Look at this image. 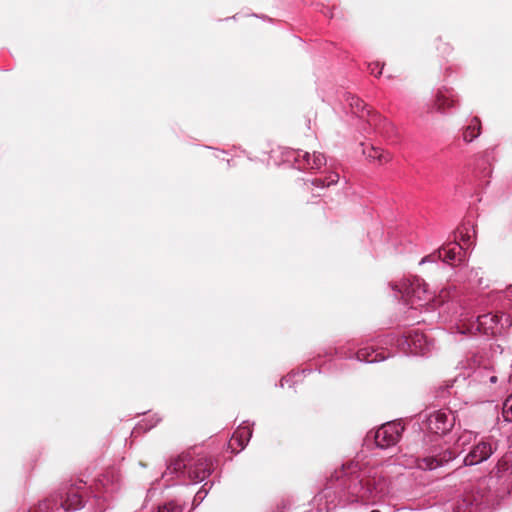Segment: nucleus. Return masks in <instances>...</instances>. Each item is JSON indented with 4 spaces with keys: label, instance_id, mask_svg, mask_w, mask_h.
<instances>
[{
    "label": "nucleus",
    "instance_id": "obj_1",
    "mask_svg": "<svg viewBox=\"0 0 512 512\" xmlns=\"http://www.w3.org/2000/svg\"><path fill=\"white\" fill-rule=\"evenodd\" d=\"M120 476L114 469L106 471L96 481L95 487H88L85 482L79 480L75 483L63 485L55 494L41 501L37 507L29 512H70L83 507L84 497L92 493L99 501L108 499L120 489Z\"/></svg>",
    "mask_w": 512,
    "mask_h": 512
},
{
    "label": "nucleus",
    "instance_id": "obj_2",
    "mask_svg": "<svg viewBox=\"0 0 512 512\" xmlns=\"http://www.w3.org/2000/svg\"><path fill=\"white\" fill-rule=\"evenodd\" d=\"M340 485L353 497V501L369 503L384 495L387 490L385 479L376 476L366 477L359 472L357 465H343L332 475Z\"/></svg>",
    "mask_w": 512,
    "mask_h": 512
},
{
    "label": "nucleus",
    "instance_id": "obj_3",
    "mask_svg": "<svg viewBox=\"0 0 512 512\" xmlns=\"http://www.w3.org/2000/svg\"><path fill=\"white\" fill-rule=\"evenodd\" d=\"M212 462L193 452L182 453L167 465L163 477L175 476L184 484H194L206 479L212 471Z\"/></svg>",
    "mask_w": 512,
    "mask_h": 512
},
{
    "label": "nucleus",
    "instance_id": "obj_4",
    "mask_svg": "<svg viewBox=\"0 0 512 512\" xmlns=\"http://www.w3.org/2000/svg\"><path fill=\"white\" fill-rule=\"evenodd\" d=\"M392 289L401 294L406 304L410 305L413 310L426 307L431 302L434 303V306L443 303L449 294V292L442 290L439 299H436L433 293L428 290L424 280L417 276L404 279L399 285H393Z\"/></svg>",
    "mask_w": 512,
    "mask_h": 512
},
{
    "label": "nucleus",
    "instance_id": "obj_5",
    "mask_svg": "<svg viewBox=\"0 0 512 512\" xmlns=\"http://www.w3.org/2000/svg\"><path fill=\"white\" fill-rule=\"evenodd\" d=\"M383 344L395 346L404 354L425 356L434 348V342L426 334L418 330H410L406 335L398 336L390 333L384 336Z\"/></svg>",
    "mask_w": 512,
    "mask_h": 512
},
{
    "label": "nucleus",
    "instance_id": "obj_6",
    "mask_svg": "<svg viewBox=\"0 0 512 512\" xmlns=\"http://www.w3.org/2000/svg\"><path fill=\"white\" fill-rule=\"evenodd\" d=\"M497 441L492 437L478 439L463 459L465 466H475L487 461L497 450Z\"/></svg>",
    "mask_w": 512,
    "mask_h": 512
},
{
    "label": "nucleus",
    "instance_id": "obj_7",
    "mask_svg": "<svg viewBox=\"0 0 512 512\" xmlns=\"http://www.w3.org/2000/svg\"><path fill=\"white\" fill-rule=\"evenodd\" d=\"M427 429L436 435H446L455 425V415L451 410L440 409L425 416Z\"/></svg>",
    "mask_w": 512,
    "mask_h": 512
},
{
    "label": "nucleus",
    "instance_id": "obj_8",
    "mask_svg": "<svg viewBox=\"0 0 512 512\" xmlns=\"http://www.w3.org/2000/svg\"><path fill=\"white\" fill-rule=\"evenodd\" d=\"M456 458V451L434 445L429 448V454L417 460V467L423 470H433Z\"/></svg>",
    "mask_w": 512,
    "mask_h": 512
},
{
    "label": "nucleus",
    "instance_id": "obj_9",
    "mask_svg": "<svg viewBox=\"0 0 512 512\" xmlns=\"http://www.w3.org/2000/svg\"><path fill=\"white\" fill-rule=\"evenodd\" d=\"M403 430L404 428L399 422H387L383 424L374 434L376 446L381 449H386L395 445L399 441Z\"/></svg>",
    "mask_w": 512,
    "mask_h": 512
},
{
    "label": "nucleus",
    "instance_id": "obj_10",
    "mask_svg": "<svg viewBox=\"0 0 512 512\" xmlns=\"http://www.w3.org/2000/svg\"><path fill=\"white\" fill-rule=\"evenodd\" d=\"M287 159H293L300 170H318L326 164V158L321 153L314 152L312 155L303 150H292L288 152Z\"/></svg>",
    "mask_w": 512,
    "mask_h": 512
},
{
    "label": "nucleus",
    "instance_id": "obj_11",
    "mask_svg": "<svg viewBox=\"0 0 512 512\" xmlns=\"http://www.w3.org/2000/svg\"><path fill=\"white\" fill-rule=\"evenodd\" d=\"M500 324V318L498 315L487 313L477 316L474 321H471L467 325V333L475 335L481 333L484 335H495L498 332Z\"/></svg>",
    "mask_w": 512,
    "mask_h": 512
},
{
    "label": "nucleus",
    "instance_id": "obj_12",
    "mask_svg": "<svg viewBox=\"0 0 512 512\" xmlns=\"http://www.w3.org/2000/svg\"><path fill=\"white\" fill-rule=\"evenodd\" d=\"M459 233L466 247L457 242L449 243L441 247L438 250V256L443 262L452 264L455 261H458L459 263L464 261L466 254L465 250L469 247L467 242L470 241L471 236L468 233L464 235L462 230H460Z\"/></svg>",
    "mask_w": 512,
    "mask_h": 512
},
{
    "label": "nucleus",
    "instance_id": "obj_13",
    "mask_svg": "<svg viewBox=\"0 0 512 512\" xmlns=\"http://www.w3.org/2000/svg\"><path fill=\"white\" fill-rule=\"evenodd\" d=\"M459 103L458 95L453 89L447 87H441L437 90L433 109L439 113L446 114L450 113Z\"/></svg>",
    "mask_w": 512,
    "mask_h": 512
},
{
    "label": "nucleus",
    "instance_id": "obj_14",
    "mask_svg": "<svg viewBox=\"0 0 512 512\" xmlns=\"http://www.w3.org/2000/svg\"><path fill=\"white\" fill-rule=\"evenodd\" d=\"M367 124L369 126V128H365L367 132L373 131L387 139H391L396 131L394 125L378 113H374L371 119L367 120Z\"/></svg>",
    "mask_w": 512,
    "mask_h": 512
},
{
    "label": "nucleus",
    "instance_id": "obj_15",
    "mask_svg": "<svg viewBox=\"0 0 512 512\" xmlns=\"http://www.w3.org/2000/svg\"><path fill=\"white\" fill-rule=\"evenodd\" d=\"M472 381L484 386L488 391H495L499 377L491 367H479L472 374Z\"/></svg>",
    "mask_w": 512,
    "mask_h": 512
},
{
    "label": "nucleus",
    "instance_id": "obj_16",
    "mask_svg": "<svg viewBox=\"0 0 512 512\" xmlns=\"http://www.w3.org/2000/svg\"><path fill=\"white\" fill-rule=\"evenodd\" d=\"M356 359L360 362L365 363H375L379 361H383L386 358L391 356L390 352H385L383 349L381 351L375 350L373 346H367L359 349L356 354Z\"/></svg>",
    "mask_w": 512,
    "mask_h": 512
},
{
    "label": "nucleus",
    "instance_id": "obj_17",
    "mask_svg": "<svg viewBox=\"0 0 512 512\" xmlns=\"http://www.w3.org/2000/svg\"><path fill=\"white\" fill-rule=\"evenodd\" d=\"M494 159L493 150H486L477 156L475 160V171L480 177L486 178L491 175Z\"/></svg>",
    "mask_w": 512,
    "mask_h": 512
},
{
    "label": "nucleus",
    "instance_id": "obj_18",
    "mask_svg": "<svg viewBox=\"0 0 512 512\" xmlns=\"http://www.w3.org/2000/svg\"><path fill=\"white\" fill-rule=\"evenodd\" d=\"M252 436V429L249 425L242 424L240 425L237 430L233 433L232 438L230 440V447L232 450L235 449V445L239 447L237 450V453L243 450L248 442L250 441V438Z\"/></svg>",
    "mask_w": 512,
    "mask_h": 512
},
{
    "label": "nucleus",
    "instance_id": "obj_19",
    "mask_svg": "<svg viewBox=\"0 0 512 512\" xmlns=\"http://www.w3.org/2000/svg\"><path fill=\"white\" fill-rule=\"evenodd\" d=\"M351 110L354 114H356L359 118L371 119V116L375 113L367 108L366 104L359 97L354 95H348L346 98Z\"/></svg>",
    "mask_w": 512,
    "mask_h": 512
},
{
    "label": "nucleus",
    "instance_id": "obj_20",
    "mask_svg": "<svg viewBox=\"0 0 512 512\" xmlns=\"http://www.w3.org/2000/svg\"><path fill=\"white\" fill-rule=\"evenodd\" d=\"M478 440V433L463 430L457 437L455 441V450H460V452L469 448Z\"/></svg>",
    "mask_w": 512,
    "mask_h": 512
},
{
    "label": "nucleus",
    "instance_id": "obj_21",
    "mask_svg": "<svg viewBox=\"0 0 512 512\" xmlns=\"http://www.w3.org/2000/svg\"><path fill=\"white\" fill-rule=\"evenodd\" d=\"M363 153L367 156V158L377 160L380 164L387 163L392 158L390 153L384 151L380 147L372 146L368 150H363Z\"/></svg>",
    "mask_w": 512,
    "mask_h": 512
},
{
    "label": "nucleus",
    "instance_id": "obj_22",
    "mask_svg": "<svg viewBox=\"0 0 512 512\" xmlns=\"http://www.w3.org/2000/svg\"><path fill=\"white\" fill-rule=\"evenodd\" d=\"M480 129V120L477 117H474L463 131V140L467 143L472 142L480 135Z\"/></svg>",
    "mask_w": 512,
    "mask_h": 512
},
{
    "label": "nucleus",
    "instance_id": "obj_23",
    "mask_svg": "<svg viewBox=\"0 0 512 512\" xmlns=\"http://www.w3.org/2000/svg\"><path fill=\"white\" fill-rule=\"evenodd\" d=\"M479 505L476 498H472L470 495H466L461 501H458L455 508L456 512H473L474 506Z\"/></svg>",
    "mask_w": 512,
    "mask_h": 512
},
{
    "label": "nucleus",
    "instance_id": "obj_24",
    "mask_svg": "<svg viewBox=\"0 0 512 512\" xmlns=\"http://www.w3.org/2000/svg\"><path fill=\"white\" fill-rule=\"evenodd\" d=\"M339 181V175L335 172L330 173L325 179H314L311 180L313 186L324 188L330 185L336 184Z\"/></svg>",
    "mask_w": 512,
    "mask_h": 512
},
{
    "label": "nucleus",
    "instance_id": "obj_25",
    "mask_svg": "<svg viewBox=\"0 0 512 512\" xmlns=\"http://www.w3.org/2000/svg\"><path fill=\"white\" fill-rule=\"evenodd\" d=\"M157 512H183V508L176 501H169L159 506Z\"/></svg>",
    "mask_w": 512,
    "mask_h": 512
},
{
    "label": "nucleus",
    "instance_id": "obj_26",
    "mask_svg": "<svg viewBox=\"0 0 512 512\" xmlns=\"http://www.w3.org/2000/svg\"><path fill=\"white\" fill-rule=\"evenodd\" d=\"M158 421L159 419H156L155 421L148 424L146 423V420H143L142 422L138 423L137 426L134 428V430L132 431V435H138L141 432H146L152 429Z\"/></svg>",
    "mask_w": 512,
    "mask_h": 512
},
{
    "label": "nucleus",
    "instance_id": "obj_27",
    "mask_svg": "<svg viewBox=\"0 0 512 512\" xmlns=\"http://www.w3.org/2000/svg\"><path fill=\"white\" fill-rule=\"evenodd\" d=\"M503 418L512 422V394L503 403Z\"/></svg>",
    "mask_w": 512,
    "mask_h": 512
},
{
    "label": "nucleus",
    "instance_id": "obj_28",
    "mask_svg": "<svg viewBox=\"0 0 512 512\" xmlns=\"http://www.w3.org/2000/svg\"><path fill=\"white\" fill-rule=\"evenodd\" d=\"M509 469L508 461L504 458L500 459L494 468L495 474L498 478L502 477Z\"/></svg>",
    "mask_w": 512,
    "mask_h": 512
},
{
    "label": "nucleus",
    "instance_id": "obj_29",
    "mask_svg": "<svg viewBox=\"0 0 512 512\" xmlns=\"http://www.w3.org/2000/svg\"><path fill=\"white\" fill-rule=\"evenodd\" d=\"M207 485H208V483H205L201 487V489L195 494L194 499H193L194 505H199L204 500L206 495L208 494L209 489L212 487V484L208 488H207Z\"/></svg>",
    "mask_w": 512,
    "mask_h": 512
},
{
    "label": "nucleus",
    "instance_id": "obj_30",
    "mask_svg": "<svg viewBox=\"0 0 512 512\" xmlns=\"http://www.w3.org/2000/svg\"><path fill=\"white\" fill-rule=\"evenodd\" d=\"M467 280L473 284L482 285V279L479 277V270L471 269Z\"/></svg>",
    "mask_w": 512,
    "mask_h": 512
},
{
    "label": "nucleus",
    "instance_id": "obj_31",
    "mask_svg": "<svg viewBox=\"0 0 512 512\" xmlns=\"http://www.w3.org/2000/svg\"><path fill=\"white\" fill-rule=\"evenodd\" d=\"M382 67H383V66H381L379 62L370 63V64L368 65V69H369L370 73H371V74H373V75H375L376 77H378L379 75H381V73H382Z\"/></svg>",
    "mask_w": 512,
    "mask_h": 512
},
{
    "label": "nucleus",
    "instance_id": "obj_32",
    "mask_svg": "<svg viewBox=\"0 0 512 512\" xmlns=\"http://www.w3.org/2000/svg\"><path fill=\"white\" fill-rule=\"evenodd\" d=\"M437 260H439L438 251L423 257L420 260L419 264L423 265V264L429 263V262H436Z\"/></svg>",
    "mask_w": 512,
    "mask_h": 512
},
{
    "label": "nucleus",
    "instance_id": "obj_33",
    "mask_svg": "<svg viewBox=\"0 0 512 512\" xmlns=\"http://www.w3.org/2000/svg\"><path fill=\"white\" fill-rule=\"evenodd\" d=\"M295 377V374H288L281 379L280 386L283 387L285 383H289L292 381V378Z\"/></svg>",
    "mask_w": 512,
    "mask_h": 512
},
{
    "label": "nucleus",
    "instance_id": "obj_34",
    "mask_svg": "<svg viewBox=\"0 0 512 512\" xmlns=\"http://www.w3.org/2000/svg\"><path fill=\"white\" fill-rule=\"evenodd\" d=\"M338 353H339V355L341 357H344V358H351L352 357L351 354H346L345 352H342V351H339Z\"/></svg>",
    "mask_w": 512,
    "mask_h": 512
}]
</instances>
